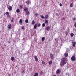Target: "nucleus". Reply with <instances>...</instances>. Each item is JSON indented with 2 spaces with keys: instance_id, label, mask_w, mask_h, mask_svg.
I'll use <instances>...</instances> for the list:
<instances>
[{
  "instance_id": "nucleus-26",
  "label": "nucleus",
  "mask_w": 76,
  "mask_h": 76,
  "mask_svg": "<svg viewBox=\"0 0 76 76\" xmlns=\"http://www.w3.org/2000/svg\"><path fill=\"white\" fill-rule=\"evenodd\" d=\"M25 22L26 23H28V22H29V20L28 19L26 20Z\"/></svg>"
},
{
  "instance_id": "nucleus-1",
  "label": "nucleus",
  "mask_w": 76,
  "mask_h": 76,
  "mask_svg": "<svg viewBox=\"0 0 76 76\" xmlns=\"http://www.w3.org/2000/svg\"><path fill=\"white\" fill-rule=\"evenodd\" d=\"M66 58H64L62 59L60 64V66L61 67H63L65 64H66Z\"/></svg>"
},
{
  "instance_id": "nucleus-2",
  "label": "nucleus",
  "mask_w": 76,
  "mask_h": 76,
  "mask_svg": "<svg viewBox=\"0 0 76 76\" xmlns=\"http://www.w3.org/2000/svg\"><path fill=\"white\" fill-rule=\"evenodd\" d=\"M71 59L72 61H75L76 60V57H75V56H73L71 58Z\"/></svg>"
},
{
  "instance_id": "nucleus-9",
  "label": "nucleus",
  "mask_w": 76,
  "mask_h": 76,
  "mask_svg": "<svg viewBox=\"0 0 76 76\" xmlns=\"http://www.w3.org/2000/svg\"><path fill=\"white\" fill-rule=\"evenodd\" d=\"M64 55L65 57H68V53H65Z\"/></svg>"
},
{
  "instance_id": "nucleus-15",
  "label": "nucleus",
  "mask_w": 76,
  "mask_h": 76,
  "mask_svg": "<svg viewBox=\"0 0 76 76\" xmlns=\"http://www.w3.org/2000/svg\"><path fill=\"white\" fill-rule=\"evenodd\" d=\"M16 12L18 13H19V12H20V10H19V9H17V10H16Z\"/></svg>"
},
{
  "instance_id": "nucleus-17",
  "label": "nucleus",
  "mask_w": 76,
  "mask_h": 76,
  "mask_svg": "<svg viewBox=\"0 0 76 76\" xmlns=\"http://www.w3.org/2000/svg\"><path fill=\"white\" fill-rule=\"evenodd\" d=\"M22 19H20L19 21V23L20 24H22Z\"/></svg>"
},
{
  "instance_id": "nucleus-12",
  "label": "nucleus",
  "mask_w": 76,
  "mask_h": 76,
  "mask_svg": "<svg viewBox=\"0 0 76 76\" xmlns=\"http://www.w3.org/2000/svg\"><path fill=\"white\" fill-rule=\"evenodd\" d=\"M14 59H15V58L14 57L12 56L11 58V60L12 61H13Z\"/></svg>"
},
{
  "instance_id": "nucleus-49",
  "label": "nucleus",
  "mask_w": 76,
  "mask_h": 76,
  "mask_svg": "<svg viewBox=\"0 0 76 76\" xmlns=\"http://www.w3.org/2000/svg\"><path fill=\"white\" fill-rule=\"evenodd\" d=\"M53 76H56V75H54Z\"/></svg>"
},
{
  "instance_id": "nucleus-33",
  "label": "nucleus",
  "mask_w": 76,
  "mask_h": 76,
  "mask_svg": "<svg viewBox=\"0 0 76 76\" xmlns=\"http://www.w3.org/2000/svg\"><path fill=\"white\" fill-rule=\"evenodd\" d=\"M42 27H44V26H45V23H43V24H42Z\"/></svg>"
},
{
  "instance_id": "nucleus-38",
  "label": "nucleus",
  "mask_w": 76,
  "mask_h": 76,
  "mask_svg": "<svg viewBox=\"0 0 76 76\" xmlns=\"http://www.w3.org/2000/svg\"><path fill=\"white\" fill-rule=\"evenodd\" d=\"M74 26L75 28H76V23H75L74 24Z\"/></svg>"
},
{
  "instance_id": "nucleus-7",
  "label": "nucleus",
  "mask_w": 76,
  "mask_h": 76,
  "mask_svg": "<svg viewBox=\"0 0 76 76\" xmlns=\"http://www.w3.org/2000/svg\"><path fill=\"white\" fill-rule=\"evenodd\" d=\"M11 28H12V25L10 24H9L8 25V28L10 29Z\"/></svg>"
},
{
  "instance_id": "nucleus-24",
  "label": "nucleus",
  "mask_w": 76,
  "mask_h": 76,
  "mask_svg": "<svg viewBox=\"0 0 76 76\" xmlns=\"http://www.w3.org/2000/svg\"><path fill=\"white\" fill-rule=\"evenodd\" d=\"M73 36H74V34H73V33H72L71 34V37H73Z\"/></svg>"
},
{
  "instance_id": "nucleus-45",
  "label": "nucleus",
  "mask_w": 76,
  "mask_h": 76,
  "mask_svg": "<svg viewBox=\"0 0 76 76\" xmlns=\"http://www.w3.org/2000/svg\"><path fill=\"white\" fill-rule=\"evenodd\" d=\"M8 43L9 44H10V41H8Z\"/></svg>"
},
{
  "instance_id": "nucleus-41",
  "label": "nucleus",
  "mask_w": 76,
  "mask_h": 76,
  "mask_svg": "<svg viewBox=\"0 0 76 76\" xmlns=\"http://www.w3.org/2000/svg\"><path fill=\"white\" fill-rule=\"evenodd\" d=\"M63 19H64H64H65V18L63 17V18H62V20H63Z\"/></svg>"
},
{
  "instance_id": "nucleus-35",
  "label": "nucleus",
  "mask_w": 76,
  "mask_h": 76,
  "mask_svg": "<svg viewBox=\"0 0 76 76\" xmlns=\"http://www.w3.org/2000/svg\"><path fill=\"white\" fill-rule=\"evenodd\" d=\"M73 20H76V18H75V17H74L73 18Z\"/></svg>"
},
{
  "instance_id": "nucleus-4",
  "label": "nucleus",
  "mask_w": 76,
  "mask_h": 76,
  "mask_svg": "<svg viewBox=\"0 0 76 76\" xmlns=\"http://www.w3.org/2000/svg\"><path fill=\"white\" fill-rule=\"evenodd\" d=\"M61 71L60 69H58L56 72V73L58 74H60V73H61Z\"/></svg>"
},
{
  "instance_id": "nucleus-51",
  "label": "nucleus",
  "mask_w": 76,
  "mask_h": 76,
  "mask_svg": "<svg viewBox=\"0 0 76 76\" xmlns=\"http://www.w3.org/2000/svg\"><path fill=\"white\" fill-rule=\"evenodd\" d=\"M4 46H6V45H4Z\"/></svg>"
},
{
  "instance_id": "nucleus-10",
  "label": "nucleus",
  "mask_w": 76,
  "mask_h": 76,
  "mask_svg": "<svg viewBox=\"0 0 76 76\" xmlns=\"http://www.w3.org/2000/svg\"><path fill=\"white\" fill-rule=\"evenodd\" d=\"M46 29L48 31H50V26L47 27Z\"/></svg>"
},
{
  "instance_id": "nucleus-19",
  "label": "nucleus",
  "mask_w": 76,
  "mask_h": 76,
  "mask_svg": "<svg viewBox=\"0 0 76 76\" xmlns=\"http://www.w3.org/2000/svg\"><path fill=\"white\" fill-rule=\"evenodd\" d=\"M45 18H46V19H48V15H45Z\"/></svg>"
},
{
  "instance_id": "nucleus-14",
  "label": "nucleus",
  "mask_w": 76,
  "mask_h": 76,
  "mask_svg": "<svg viewBox=\"0 0 76 76\" xmlns=\"http://www.w3.org/2000/svg\"><path fill=\"white\" fill-rule=\"evenodd\" d=\"M37 24H35L34 26V29H36V28H37Z\"/></svg>"
},
{
  "instance_id": "nucleus-6",
  "label": "nucleus",
  "mask_w": 76,
  "mask_h": 76,
  "mask_svg": "<svg viewBox=\"0 0 76 76\" xmlns=\"http://www.w3.org/2000/svg\"><path fill=\"white\" fill-rule=\"evenodd\" d=\"M34 58L35 61H38V57L37 56H35Z\"/></svg>"
},
{
  "instance_id": "nucleus-40",
  "label": "nucleus",
  "mask_w": 76,
  "mask_h": 76,
  "mask_svg": "<svg viewBox=\"0 0 76 76\" xmlns=\"http://www.w3.org/2000/svg\"><path fill=\"white\" fill-rule=\"evenodd\" d=\"M22 29H25V28H24V27H23V26Z\"/></svg>"
},
{
  "instance_id": "nucleus-37",
  "label": "nucleus",
  "mask_w": 76,
  "mask_h": 76,
  "mask_svg": "<svg viewBox=\"0 0 76 76\" xmlns=\"http://www.w3.org/2000/svg\"><path fill=\"white\" fill-rule=\"evenodd\" d=\"M42 64H45V62L43 61L42 62Z\"/></svg>"
},
{
  "instance_id": "nucleus-34",
  "label": "nucleus",
  "mask_w": 76,
  "mask_h": 76,
  "mask_svg": "<svg viewBox=\"0 0 76 76\" xmlns=\"http://www.w3.org/2000/svg\"><path fill=\"white\" fill-rule=\"evenodd\" d=\"M13 20H14V19L12 18V20H11V22H13Z\"/></svg>"
},
{
  "instance_id": "nucleus-50",
  "label": "nucleus",
  "mask_w": 76,
  "mask_h": 76,
  "mask_svg": "<svg viewBox=\"0 0 76 76\" xmlns=\"http://www.w3.org/2000/svg\"><path fill=\"white\" fill-rule=\"evenodd\" d=\"M9 76H11L10 75H9Z\"/></svg>"
},
{
  "instance_id": "nucleus-16",
  "label": "nucleus",
  "mask_w": 76,
  "mask_h": 76,
  "mask_svg": "<svg viewBox=\"0 0 76 76\" xmlns=\"http://www.w3.org/2000/svg\"><path fill=\"white\" fill-rule=\"evenodd\" d=\"M49 65H51L52 64V61H50L49 62Z\"/></svg>"
},
{
  "instance_id": "nucleus-48",
  "label": "nucleus",
  "mask_w": 76,
  "mask_h": 76,
  "mask_svg": "<svg viewBox=\"0 0 76 76\" xmlns=\"http://www.w3.org/2000/svg\"><path fill=\"white\" fill-rule=\"evenodd\" d=\"M27 2H28L27 1H26V3H27Z\"/></svg>"
},
{
  "instance_id": "nucleus-28",
  "label": "nucleus",
  "mask_w": 76,
  "mask_h": 76,
  "mask_svg": "<svg viewBox=\"0 0 76 76\" xmlns=\"http://www.w3.org/2000/svg\"><path fill=\"white\" fill-rule=\"evenodd\" d=\"M23 8V5H20V9H22Z\"/></svg>"
},
{
  "instance_id": "nucleus-36",
  "label": "nucleus",
  "mask_w": 76,
  "mask_h": 76,
  "mask_svg": "<svg viewBox=\"0 0 76 76\" xmlns=\"http://www.w3.org/2000/svg\"><path fill=\"white\" fill-rule=\"evenodd\" d=\"M65 34H66V35H67V34H68V32H67V31H66L65 32Z\"/></svg>"
},
{
  "instance_id": "nucleus-46",
  "label": "nucleus",
  "mask_w": 76,
  "mask_h": 76,
  "mask_svg": "<svg viewBox=\"0 0 76 76\" xmlns=\"http://www.w3.org/2000/svg\"><path fill=\"white\" fill-rule=\"evenodd\" d=\"M41 73H43V72L42 71V72H41Z\"/></svg>"
},
{
  "instance_id": "nucleus-25",
  "label": "nucleus",
  "mask_w": 76,
  "mask_h": 76,
  "mask_svg": "<svg viewBox=\"0 0 76 76\" xmlns=\"http://www.w3.org/2000/svg\"><path fill=\"white\" fill-rule=\"evenodd\" d=\"M40 17L42 19H44V18H45V17L42 15H41Z\"/></svg>"
},
{
  "instance_id": "nucleus-21",
  "label": "nucleus",
  "mask_w": 76,
  "mask_h": 76,
  "mask_svg": "<svg viewBox=\"0 0 76 76\" xmlns=\"http://www.w3.org/2000/svg\"><path fill=\"white\" fill-rule=\"evenodd\" d=\"M34 76H38V73H36L35 74Z\"/></svg>"
},
{
  "instance_id": "nucleus-32",
  "label": "nucleus",
  "mask_w": 76,
  "mask_h": 76,
  "mask_svg": "<svg viewBox=\"0 0 76 76\" xmlns=\"http://www.w3.org/2000/svg\"><path fill=\"white\" fill-rule=\"evenodd\" d=\"M55 40L56 41V42H58V39H55Z\"/></svg>"
},
{
  "instance_id": "nucleus-44",
  "label": "nucleus",
  "mask_w": 76,
  "mask_h": 76,
  "mask_svg": "<svg viewBox=\"0 0 76 76\" xmlns=\"http://www.w3.org/2000/svg\"><path fill=\"white\" fill-rule=\"evenodd\" d=\"M56 16H58V13H56Z\"/></svg>"
},
{
  "instance_id": "nucleus-18",
  "label": "nucleus",
  "mask_w": 76,
  "mask_h": 76,
  "mask_svg": "<svg viewBox=\"0 0 76 76\" xmlns=\"http://www.w3.org/2000/svg\"><path fill=\"white\" fill-rule=\"evenodd\" d=\"M6 15H7V16H9L10 17V16L9 15V12H7L6 13Z\"/></svg>"
},
{
  "instance_id": "nucleus-3",
  "label": "nucleus",
  "mask_w": 76,
  "mask_h": 76,
  "mask_svg": "<svg viewBox=\"0 0 76 76\" xmlns=\"http://www.w3.org/2000/svg\"><path fill=\"white\" fill-rule=\"evenodd\" d=\"M72 43L73 44V47H75L76 44V42L74 41V40H72Z\"/></svg>"
},
{
  "instance_id": "nucleus-8",
  "label": "nucleus",
  "mask_w": 76,
  "mask_h": 76,
  "mask_svg": "<svg viewBox=\"0 0 76 76\" xmlns=\"http://www.w3.org/2000/svg\"><path fill=\"white\" fill-rule=\"evenodd\" d=\"M24 10L25 12H27L28 11V8L25 7L24 8Z\"/></svg>"
},
{
  "instance_id": "nucleus-47",
  "label": "nucleus",
  "mask_w": 76,
  "mask_h": 76,
  "mask_svg": "<svg viewBox=\"0 0 76 76\" xmlns=\"http://www.w3.org/2000/svg\"><path fill=\"white\" fill-rule=\"evenodd\" d=\"M14 73H16V71H15L14 72Z\"/></svg>"
},
{
  "instance_id": "nucleus-39",
  "label": "nucleus",
  "mask_w": 76,
  "mask_h": 76,
  "mask_svg": "<svg viewBox=\"0 0 76 76\" xmlns=\"http://www.w3.org/2000/svg\"><path fill=\"white\" fill-rule=\"evenodd\" d=\"M60 6H62V4L60 3L59 4Z\"/></svg>"
},
{
  "instance_id": "nucleus-29",
  "label": "nucleus",
  "mask_w": 76,
  "mask_h": 76,
  "mask_svg": "<svg viewBox=\"0 0 76 76\" xmlns=\"http://www.w3.org/2000/svg\"><path fill=\"white\" fill-rule=\"evenodd\" d=\"M45 23H48V20H45Z\"/></svg>"
},
{
  "instance_id": "nucleus-11",
  "label": "nucleus",
  "mask_w": 76,
  "mask_h": 76,
  "mask_svg": "<svg viewBox=\"0 0 76 76\" xmlns=\"http://www.w3.org/2000/svg\"><path fill=\"white\" fill-rule=\"evenodd\" d=\"M50 56L52 60L53 59V54H52V53L50 54Z\"/></svg>"
},
{
  "instance_id": "nucleus-27",
  "label": "nucleus",
  "mask_w": 76,
  "mask_h": 76,
  "mask_svg": "<svg viewBox=\"0 0 76 76\" xmlns=\"http://www.w3.org/2000/svg\"><path fill=\"white\" fill-rule=\"evenodd\" d=\"M25 70H23L22 71V73H23V75L25 74Z\"/></svg>"
},
{
  "instance_id": "nucleus-23",
  "label": "nucleus",
  "mask_w": 76,
  "mask_h": 76,
  "mask_svg": "<svg viewBox=\"0 0 76 76\" xmlns=\"http://www.w3.org/2000/svg\"><path fill=\"white\" fill-rule=\"evenodd\" d=\"M35 20H33V21L31 23L32 25H34L35 24Z\"/></svg>"
},
{
  "instance_id": "nucleus-30",
  "label": "nucleus",
  "mask_w": 76,
  "mask_h": 76,
  "mask_svg": "<svg viewBox=\"0 0 76 76\" xmlns=\"http://www.w3.org/2000/svg\"><path fill=\"white\" fill-rule=\"evenodd\" d=\"M41 26V24L40 23H39L38 24V27H40Z\"/></svg>"
},
{
  "instance_id": "nucleus-43",
  "label": "nucleus",
  "mask_w": 76,
  "mask_h": 76,
  "mask_svg": "<svg viewBox=\"0 0 76 76\" xmlns=\"http://www.w3.org/2000/svg\"><path fill=\"white\" fill-rule=\"evenodd\" d=\"M60 39L61 40V42L62 41V39H61V38H60Z\"/></svg>"
},
{
  "instance_id": "nucleus-5",
  "label": "nucleus",
  "mask_w": 76,
  "mask_h": 76,
  "mask_svg": "<svg viewBox=\"0 0 76 76\" xmlns=\"http://www.w3.org/2000/svg\"><path fill=\"white\" fill-rule=\"evenodd\" d=\"M8 10L10 11H11L12 10V7L11 6H10L8 7Z\"/></svg>"
},
{
  "instance_id": "nucleus-42",
  "label": "nucleus",
  "mask_w": 76,
  "mask_h": 76,
  "mask_svg": "<svg viewBox=\"0 0 76 76\" xmlns=\"http://www.w3.org/2000/svg\"><path fill=\"white\" fill-rule=\"evenodd\" d=\"M38 14L37 13H36V16H37Z\"/></svg>"
},
{
  "instance_id": "nucleus-22",
  "label": "nucleus",
  "mask_w": 76,
  "mask_h": 76,
  "mask_svg": "<svg viewBox=\"0 0 76 76\" xmlns=\"http://www.w3.org/2000/svg\"><path fill=\"white\" fill-rule=\"evenodd\" d=\"M26 12V15H29V11H27Z\"/></svg>"
},
{
  "instance_id": "nucleus-20",
  "label": "nucleus",
  "mask_w": 76,
  "mask_h": 76,
  "mask_svg": "<svg viewBox=\"0 0 76 76\" xmlns=\"http://www.w3.org/2000/svg\"><path fill=\"white\" fill-rule=\"evenodd\" d=\"M45 37H42V41H44V40H45Z\"/></svg>"
},
{
  "instance_id": "nucleus-52",
  "label": "nucleus",
  "mask_w": 76,
  "mask_h": 76,
  "mask_svg": "<svg viewBox=\"0 0 76 76\" xmlns=\"http://www.w3.org/2000/svg\"><path fill=\"white\" fill-rule=\"evenodd\" d=\"M75 0L76 1V0Z\"/></svg>"
},
{
  "instance_id": "nucleus-31",
  "label": "nucleus",
  "mask_w": 76,
  "mask_h": 76,
  "mask_svg": "<svg viewBox=\"0 0 76 76\" xmlns=\"http://www.w3.org/2000/svg\"><path fill=\"white\" fill-rule=\"evenodd\" d=\"M29 3H30V2L29 1H27V4H29Z\"/></svg>"
},
{
  "instance_id": "nucleus-13",
  "label": "nucleus",
  "mask_w": 76,
  "mask_h": 76,
  "mask_svg": "<svg viewBox=\"0 0 76 76\" xmlns=\"http://www.w3.org/2000/svg\"><path fill=\"white\" fill-rule=\"evenodd\" d=\"M70 7H73V3H71L70 4Z\"/></svg>"
}]
</instances>
